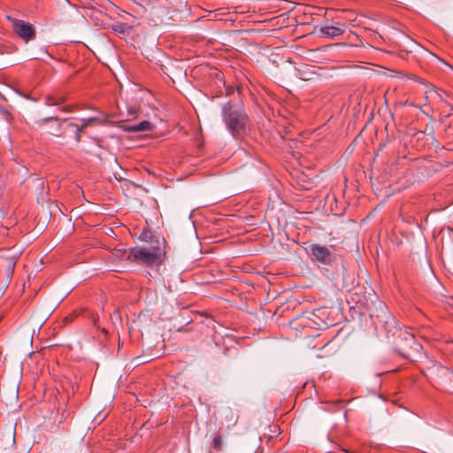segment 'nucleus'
I'll return each instance as SVG.
<instances>
[{
    "label": "nucleus",
    "mask_w": 453,
    "mask_h": 453,
    "mask_svg": "<svg viewBox=\"0 0 453 453\" xmlns=\"http://www.w3.org/2000/svg\"><path fill=\"white\" fill-rule=\"evenodd\" d=\"M224 120L228 129L233 134H236L244 128L246 124V116L241 111H238L229 105L224 108Z\"/></svg>",
    "instance_id": "f257e3e1"
},
{
    "label": "nucleus",
    "mask_w": 453,
    "mask_h": 453,
    "mask_svg": "<svg viewBox=\"0 0 453 453\" xmlns=\"http://www.w3.org/2000/svg\"><path fill=\"white\" fill-rule=\"evenodd\" d=\"M224 418L228 421L227 428H230L237 423V415L230 409L224 411Z\"/></svg>",
    "instance_id": "6e6552de"
},
{
    "label": "nucleus",
    "mask_w": 453,
    "mask_h": 453,
    "mask_svg": "<svg viewBox=\"0 0 453 453\" xmlns=\"http://www.w3.org/2000/svg\"><path fill=\"white\" fill-rule=\"evenodd\" d=\"M102 123L103 121L99 117H91L88 119H82L81 124L70 123L69 126L75 128L76 131L82 132L85 128L88 127H93Z\"/></svg>",
    "instance_id": "0eeeda50"
},
{
    "label": "nucleus",
    "mask_w": 453,
    "mask_h": 453,
    "mask_svg": "<svg viewBox=\"0 0 453 453\" xmlns=\"http://www.w3.org/2000/svg\"><path fill=\"white\" fill-rule=\"evenodd\" d=\"M345 31V25L335 23L334 25L326 26L321 28L322 34L328 37H335L342 35Z\"/></svg>",
    "instance_id": "423d86ee"
},
{
    "label": "nucleus",
    "mask_w": 453,
    "mask_h": 453,
    "mask_svg": "<svg viewBox=\"0 0 453 453\" xmlns=\"http://www.w3.org/2000/svg\"><path fill=\"white\" fill-rule=\"evenodd\" d=\"M62 110H63L64 111H70L69 106H65V107H63V108H62Z\"/></svg>",
    "instance_id": "f3484780"
},
{
    "label": "nucleus",
    "mask_w": 453,
    "mask_h": 453,
    "mask_svg": "<svg viewBox=\"0 0 453 453\" xmlns=\"http://www.w3.org/2000/svg\"><path fill=\"white\" fill-rule=\"evenodd\" d=\"M123 254H126V251H123V253H121V250H116L117 257L123 256Z\"/></svg>",
    "instance_id": "4468645a"
},
{
    "label": "nucleus",
    "mask_w": 453,
    "mask_h": 453,
    "mask_svg": "<svg viewBox=\"0 0 453 453\" xmlns=\"http://www.w3.org/2000/svg\"><path fill=\"white\" fill-rule=\"evenodd\" d=\"M133 257L134 261L146 265L151 266L158 262V257L155 250H150L146 248L132 249L129 253V257Z\"/></svg>",
    "instance_id": "f03ea898"
},
{
    "label": "nucleus",
    "mask_w": 453,
    "mask_h": 453,
    "mask_svg": "<svg viewBox=\"0 0 453 453\" xmlns=\"http://www.w3.org/2000/svg\"><path fill=\"white\" fill-rule=\"evenodd\" d=\"M60 121V119L58 117L52 116V117H47L44 119H42L38 121L39 124H46L49 121Z\"/></svg>",
    "instance_id": "f8f14e48"
},
{
    "label": "nucleus",
    "mask_w": 453,
    "mask_h": 453,
    "mask_svg": "<svg viewBox=\"0 0 453 453\" xmlns=\"http://www.w3.org/2000/svg\"><path fill=\"white\" fill-rule=\"evenodd\" d=\"M60 131H61V126H60V124H59V125H58V132L60 133Z\"/></svg>",
    "instance_id": "6ab92c4d"
},
{
    "label": "nucleus",
    "mask_w": 453,
    "mask_h": 453,
    "mask_svg": "<svg viewBox=\"0 0 453 453\" xmlns=\"http://www.w3.org/2000/svg\"><path fill=\"white\" fill-rule=\"evenodd\" d=\"M310 252L313 260L323 265H329L333 260L330 250L325 246L313 243L310 246Z\"/></svg>",
    "instance_id": "20e7f679"
},
{
    "label": "nucleus",
    "mask_w": 453,
    "mask_h": 453,
    "mask_svg": "<svg viewBox=\"0 0 453 453\" xmlns=\"http://www.w3.org/2000/svg\"><path fill=\"white\" fill-rule=\"evenodd\" d=\"M12 22L13 31L25 42H29L35 37V30L32 25L23 20L7 17Z\"/></svg>",
    "instance_id": "7ed1b4c3"
},
{
    "label": "nucleus",
    "mask_w": 453,
    "mask_h": 453,
    "mask_svg": "<svg viewBox=\"0 0 453 453\" xmlns=\"http://www.w3.org/2000/svg\"><path fill=\"white\" fill-rule=\"evenodd\" d=\"M154 126L148 120H142L135 125H123L122 129L127 132L151 131Z\"/></svg>",
    "instance_id": "39448f33"
},
{
    "label": "nucleus",
    "mask_w": 453,
    "mask_h": 453,
    "mask_svg": "<svg viewBox=\"0 0 453 453\" xmlns=\"http://www.w3.org/2000/svg\"><path fill=\"white\" fill-rule=\"evenodd\" d=\"M81 132L76 131L75 139L77 142L81 141Z\"/></svg>",
    "instance_id": "ddd939ff"
},
{
    "label": "nucleus",
    "mask_w": 453,
    "mask_h": 453,
    "mask_svg": "<svg viewBox=\"0 0 453 453\" xmlns=\"http://www.w3.org/2000/svg\"><path fill=\"white\" fill-rule=\"evenodd\" d=\"M402 336L405 341L411 340L414 342V333L412 332V329H405L402 334Z\"/></svg>",
    "instance_id": "9b49d317"
},
{
    "label": "nucleus",
    "mask_w": 453,
    "mask_h": 453,
    "mask_svg": "<svg viewBox=\"0 0 453 453\" xmlns=\"http://www.w3.org/2000/svg\"><path fill=\"white\" fill-rule=\"evenodd\" d=\"M222 438L220 435H216L211 442V447L216 450H221L222 449Z\"/></svg>",
    "instance_id": "9d476101"
},
{
    "label": "nucleus",
    "mask_w": 453,
    "mask_h": 453,
    "mask_svg": "<svg viewBox=\"0 0 453 453\" xmlns=\"http://www.w3.org/2000/svg\"><path fill=\"white\" fill-rule=\"evenodd\" d=\"M123 254H126V251H123V253H121V250H116L117 257L123 256Z\"/></svg>",
    "instance_id": "dca6fc26"
},
{
    "label": "nucleus",
    "mask_w": 453,
    "mask_h": 453,
    "mask_svg": "<svg viewBox=\"0 0 453 453\" xmlns=\"http://www.w3.org/2000/svg\"><path fill=\"white\" fill-rule=\"evenodd\" d=\"M123 254H126V251H123V253H121V250H116L117 257L123 256Z\"/></svg>",
    "instance_id": "2eb2a0df"
},
{
    "label": "nucleus",
    "mask_w": 453,
    "mask_h": 453,
    "mask_svg": "<svg viewBox=\"0 0 453 453\" xmlns=\"http://www.w3.org/2000/svg\"><path fill=\"white\" fill-rule=\"evenodd\" d=\"M452 69H453V67H452Z\"/></svg>",
    "instance_id": "aec40b11"
},
{
    "label": "nucleus",
    "mask_w": 453,
    "mask_h": 453,
    "mask_svg": "<svg viewBox=\"0 0 453 453\" xmlns=\"http://www.w3.org/2000/svg\"><path fill=\"white\" fill-rule=\"evenodd\" d=\"M449 376H453V372L448 371Z\"/></svg>",
    "instance_id": "a211bd4d"
},
{
    "label": "nucleus",
    "mask_w": 453,
    "mask_h": 453,
    "mask_svg": "<svg viewBox=\"0 0 453 453\" xmlns=\"http://www.w3.org/2000/svg\"><path fill=\"white\" fill-rule=\"evenodd\" d=\"M45 102L49 106L59 105L65 102V97L48 95L45 96Z\"/></svg>",
    "instance_id": "1a4fd4ad"
}]
</instances>
